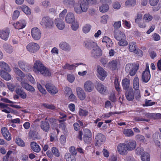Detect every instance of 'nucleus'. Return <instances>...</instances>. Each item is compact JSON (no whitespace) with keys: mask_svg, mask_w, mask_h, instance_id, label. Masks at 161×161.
I'll return each instance as SVG.
<instances>
[{"mask_svg":"<svg viewBox=\"0 0 161 161\" xmlns=\"http://www.w3.org/2000/svg\"><path fill=\"white\" fill-rule=\"evenodd\" d=\"M40 24L46 29H51L54 25L53 19L48 16H45L42 18Z\"/></svg>","mask_w":161,"mask_h":161,"instance_id":"1","label":"nucleus"},{"mask_svg":"<svg viewBox=\"0 0 161 161\" xmlns=\"http://www.w3.org/2000/svg\"><path fill=\"white\" fill-rule=\"evenodd\" d=\"M20 80H19L21 81V85L24 89L31 93H33L35 92V89L33 86L28 83L25 82L24 80L21 79Z\"/></svg>","mask_w":161,"mask_h":161,"instance_id":"2","label":"nucleus"},{"mask_svg":"<svg viewBox=\"0 0 161 161\" xmlns=\"http://www.w3.org/2000/svg\"><path fill=\"white\" fill-rule=\"evenodd\" d=\"M40 48L39 45L36 43L31 42L26 46V49L29 52L34 53L38 50Z\"/></svg>","mask_w":161,"mask_h":161,"instance_id":"3","label":"nucleus"},{"mask_svg":"<svg viewBox=\"0 0 161 161\" xmlns=\"http://www.w3.org/2000/svg\"><path fill=\"white\" fill-rule=\"evenodd\" d=\"M91 54L92 57L96 58L101 56L102 53L99 47L97 45L91 51Z\"/></svg>","mask_w":161,"mask_h":161,"instance_id":"4","label":"nucleus"},{"mask_svg":"<svg viewBox=\"0 0 161 161\" xmlns=\"http://www.w3.org/2000/svg\"><path fill=\"white\" fill-rule=\"evenodd\" d=\"M126 144L124 143L119 144L117 147L119 153L121 155H125L128 153V150Z\"/></svg>","mask_w":161,"mask_h":161,"instance_id":"5","label":"nucleus"},{"mask_svg":"<svg viewBox=\"0 0 161 161\" xmlns=\"http://www.w3.org/2000/svg\"><path fill=\"white\" fill-rule=\"evenodd\" d=\"M45 87L47 91L50 94H55L58 92V89L53 84L50 83H47Z\"/></svg>","mask_w":161,"mask_h":161,"instance_id":"6","label":"nucleus"},{"mask_svg":"<svg viewBox=\"0 0 161 161\" xmlns=\"http://www.w3.org/2000/svg\"><path fill=\"white\" fill-rule=\"evenodd\" d=\"M41 33L40 30L37 28H34L31 30V35L35 40L39 39L41 37Z\"/></svg>","mask_w":161,"mask_h":161,"instance_id":"7","label":"nucleus"},{"mask_svg":"<svg viewBox=\"0 0 161 161\" xmlns=\"http://www.w3.org/2000/svg\"><path fill=\"white\" fill-rule=\"evenodd\" d=\"M33 68L34 69L37 70H48V69L39 60L36 61L34 64Z\"/></svg>","mask_w":161,"mask_h":161,"instance_id":"8","label":"nucleus"},{"mask_svg":"<svg viewBox=\"0 0 161 161\" xmlns=\"http://www.w3.org/2000/svg\"><path fill=\"white\" fill-rule=\"evenodd\" d=\"M84 88L85 91L88 92H91L94 89L92 82L90 80L85 82L84 84Z\"/></svg>","mask_w":161,"mask_h":161,"instance_id":"9","label":"nucleus"},{"mask_svg":"<svg viewBox=\"0 0 161 161\" xmlns=\"http://www.w3.org/2000/svg\"><path fill=\"white\" fill-rule=\"evenodd\" d=\"M95 87L97 90L101 93L102 94H105L106 93L107 91V88L98 82H97V85Z\"/></svg>","mask_w":161,"mask_h":161,"instance_id":"10","label":"nucleus"},{"mask_svg":"<svg viewBox=\"0 0 161 161\" xmlns=\"http://www.w3.org/2000/svg\"><path fill=\"white\" fill-rule=\"evenodd\" d=\"M97 45V43L90 40L85 41L83 43L84 46L87 49L89 50L94 48Z\"/></svg>","mask_w":161,"mask_h":161,"instance_id":"11","label":"nucleus"},{"mask_svg":"<svg viewBox=\"0 0 161 161\" xmlns=\"http://www.w3.org/2000/svg\"><path fill=\"white\" fill-rule=\"evenodd\" d=\"M125 96L127 100L129 101L133 100L134 99V96L133 90L132 88L125 90Z\"/></svg>","mask_w":161,"mask_h":161,"instance_id":"12","label":"nucleus"},{"mask_svg":"<svg viewBox=\"0 0 161 161\" xmlns=\"http://www.w3.org/2000/svg\"><path fill=\"white\" fill-rule=\"evenodd\" d=\"M95 140L96 141V144H101L103 143L105 140V136L101 133H98L95 136Z\"/></svg>","mask_w":161,"mask_h":161,"instance_id":"13","label":"nucleus"},{"mask_svg":"<svg viewBox=\"0 0 161 161\" xmlns=\"http://www.w3.org/2000/svg\"><path fill=\"white\" fill-rule=\"evenodd\" d=\"M129 49L131 52H134L136 54L137 52L138 54H142V52L141 50H139L136 51V43L135 42H131L129 43Z\"/></svg>","mask_w":161,"mask_h":161,"instance_id":"14","label":"nucleus"},{"mask_svg":"<svg viewBox=\"0 0 161 161\" xmlns=\"http://www.w3.org/2000/svg\"><path fill=\"white\" fill-rule=\"evenodd\" d=\"M40 126L41 129L45 132H48L50 129V125L48 121H41Z\"/></svg>","mask_w":161,"mask_h":161,"instance_id":"15","label":"nucleus"},{"mask_svg":"<svg viewBox=\"0 0 161 161\" xmlns=\"http://www.w3.org/2000/svg\"><path fill=\"white\" fill-rule=\"evenodd\" d=\"M9 33V31L8 28H6L5 29L1 30L0 31V37L2 39L6 41Z\"/></svg>","mask_w":161,"mask_h":161,"instance_id":"16","label":"nucleus"},{"mask_svg":"<svg viewBox=\"0 0 161 161\" xmlns=\"http://www.w3.org/2000/svg\"><path fill=\"white\" fill-rule=\"evenodd\" d=\"M17 94L19 95L21 98L25 99L27 97V94L22 87L17 88L15 90Z\"/></svg>","mask_w":161,"mask_h":161,"instance_id":"17","label":"nucleus"},{"mask_svg":"<svg viewBox=\"0 0 161 161\" xmlns=\"http://www.w3.org/2000/svg\"><path fill=\"white\" fill-rule=\"evenodd\" d=\"M78 3L80 5L83 12L87 11L88 8V4L86 0H79Z\"/></svg>","mask_w":161,"mask_h":161,"instance_id":"18","label":"nucleus"},{"mask_svg":"<svg viewBox=\"0 0 161 161\" xmlns=\"http://www.w3.org/2000/svg\"><path fill=\"white\" fill-rule=\"evenodd\" d=\"M114 33L115 38L118 41L125 38L124 33L119 30H114Z\"/></svg>","mask_w":161,"mask_h":161,"instance_id":"19","label":"nucleus"},{"mask_svg":"<svg viewBox=\"0 0 161 161\" xmlns=\"http://www.w3.org/2000/svg\"><path fill=\"white\" fill-rule=\"evenodd\" d=\"M55 23L57 27L60 30H62L65 27V24L62 19L59 18L55 19Z\"/></svg>","mask_w":161,"mask_h":161,"instance_id":"20","label":"nucleus"},{"mask_svg":"<svg viewBox=\"0 0 161 161\" xmlns=\"http://www.w3.org/2000/svg\"><path fill=\"white\" fill-rule=\"evenodd\" d=\"M59 47L62 50L66 51H69L71 49L70 45L65 42H62L59 44Z\"/></svg>","mask_w":161,"mask_h":161,"instance_id":"21","label":"nucleus"},{"mask_svg":"<svg viewBox=\"0 0 161 161\" xmlns=\"http://www.w3.org/2000/svg\"><path fill=\"white\" fill-rule=\"evenodd\" d=\"M75 18L73 14L69 13L67 14L65 17V20L66 23L71 24L75 22Z\"/></svg>","mask_w":161,"mask_h":161,"instance_id":"22","label":"nucleus"},{"mask_svg":"<svg viewBox=\"0 0 161 161\" xmlns=\"http://www.w3.org/2000/svg\"><path fill=\"white\" fill-rule=\"evenodd\" d=\"M76 91L79 98L81 100H84L86 97V94L83 89L80 87H78L76 88Z\"/></svg>","mask_w":161,"mask_h":161,"instance_id":"23","label":"nucleus"},{"mask_svg":"<svg viewBox=\"0 0 161 161\" xmlns=\"http://www.w3.org/2000/svg\"><path fill=\"white\" fill-rule=\"evenodd\" d=\"M26 24L25 21L24 19H21L16 24H14V26L16 29H20L24 28L26 26Z\"/></svg>","mask_w":161,"mask_h":161,"instance_id":"24","label":"nucleus"},{"mask_svg":"<svg viewBox=\"0 0 161 161\" xmlns=\"http://www.w3.org/2000/svg\"><path fill=\"white\" fill-rule=\"evenodd\" d=\"M2 134L4 138L8 141H9L11 139L10 134L8 130L6 127L2 128L1 130Z\"/></svg>","mask_w":161,"mask_h":161,"instance_id":"25","label":"nucleus"},{"mask_svg":"<svg viewBox=\"0 0 161 161\" xmlns=\"http://www.w3.org/2000/svg\"><path fill=\"white\" fill-rule=\"evenodd\" d=\"M142 78L143 82H148L150 78V71H144L142 74Z\"/></svg>","mask_w":161,"mask_h":161,"instance_id":"26","label":"nucleus"},{"mask_svg":"<svg viewBox=\"0 0 161 161\" xmlns=\"http://www.w3.org/2000/svg\"><path fill=\"white\" fill-rule=\"evenodd\" d=\"M32 149L35 152L38 153L41 150L40 146L35 142H32L31 143Z\"/></svg>","mask_w":161,"mask_h":161,"instance_id":"27","label":"nucleus"},{"mask_svg":"<svg viewBox=\"0 0 161 161\" xmlns=\"http://www.w3.org/2000/svg\"><path fill=\"white\" fill-rule=\"evenodd\" d=\"M130 80L129 79L125 78L122 81V84L123 88L125 90L129 89Z\"/></svg>","mask_w":161,"mask_h":161,"instance_id":"28","label":"nucleus"},{"mask_svg":"<svg viewBox=\"0 0 161 161\" xmlns=\"http://www.w3.org/2000/svg\"><path fill=\"white\" fill-rule=\"evenodd\" d=\"M79 64L77 63L75 64H69L68 63H66V64L63 66V69H66L72 70H75L78 66Z\"/></svg>","mask_w":161,"mask_h":161,"instance_id":"29","label":"nucleus"},{"mask_svg":"<svg viewBox=\"0 0 161 161\" xmlns=\"http://www.w3.org/2000/svg\"><path fill=\"white\" fill-rule=\"evenodd\" d=\"M128 151H131L134 150L136 146V142L134 141H130L126 144Z\"/></svg>","mask_w":161,"mask_h":161,"instance_id":"30","label":"nucleus"},{"mask_svg":"<svg viewBox=\"0 0 161 161\" xmlns=\"http://www.w3.org/2000/svg\"><path fill=\"white\" fill-rule=\"evenodd\" d=\"M18 65L20 68L22 70H29L31 69V67L29 65L28 66L22 61H19L18 62Z\"/></svg>","mask_w":161,"mask_h":161,"instance_id":"31","label":"nucleus"},{"mask_svg":"<svg viewBox=\"0 0 161 161\" xmlns=\"http://www.w3.org/2000/svg\"><path fill=\"white\" fill-rule=\"evenodd\" d=\"M0 67L1 70H11V69L8 65L3 61L0 62Z\"/></svg>","mask_w":161,"mask_h":161,"instance_id":"32","label":"nucleus"},{"mask_svg":"<svg viewBox=\"0 0 161 161\" xmlns=\"http://www.w3.org/2000/svg\"><path fill=\"white\" fill-rule=\"evenodd\" d=\"M106 71H97V75L100 80H103L107 75Z\"/></svg>","mask_w":161,"mask_h":161,"instance_id":"33","label":"nucleus"},{"mask_svg":"<svg viewBox=\"0 0 161 161\" xmlns=\"http://www.w3.org/2000/svg\"><path fill=\"white\" fill-rule=\"evenodd\" d=\"M0 75L3 79L6 80H10L11 77L6 71H0Z\"/></svg>","mask_w":161,"mask_h":161,"instance_id":"34","label":"nucleus"},{"mask_svg":"<svg viewBox=\"0 0 161 161\" xmlns=\"http://www.w3.org/2000/svg\"><path fill=\"white\" fill-rule=\"evenodd\" d=\"M133 87L134 89L136 91L139 90V79L138 77H136L134 79L133 81Z\"/></svg>","mask_w":161,"mask_h":161,"instance_id":"35","label":"nucleus"},{"mask_svg":"<svg viewBox=\"0 0 161 161\" xmlns=\"http://www.w3.org/2000/svg\"><path fill=\"white\" fill-rule=\"evenodd\" d=\"M144 116L142 115V113H141L139 116H135L134 117V120L136 121H144L146 122H149V120L148 119H146L144 118Z\"/></svg>","mask_w":161,"mask_h":161,"instance_id":"36","label":"nucleus"},{"mask_svg":"<svg viewBox=\"0 0 161 161\" xmlns=\"http://www.w3.org/2000/svg\"><path fill=\"white\" fill-rule=\"evenodd\" d=\"M64 158L67 161H76L75 156L69 153H67L65 154Z\"/></svg>","mask_w":161,"mask_h":161,"instance_id":"37","label":"nucleus"},{"mask_svg":"<svg viewBox=\"0 0 161 161\" xmlns=\"http://www.w3.org/2000/svg\"><path fill=\"white\" fill-rule=\"evenodd\" d=\"M123 133L126 136L130 137L134 135L133 132L131 129H124L123 131Z\"/></svg>","mask_w":161,"mask_h":161,"instance_id":"38","label":"nucleus"},{"mask_svg":"<svg viewBox=\"0 0 161 161\" xmlns=\"http://www.w3.org/2000/svg\"><path fill=\"white\" fill-rule=\"evenodd\" d=\"M141 159L142 161H150V156L148 153L144 152L141 156Z\"/></svg>","mask_w":161,"mask_h":161,"instance_id":"39","label":"nucleus"},{"mask_svg":"<svg viewBox=\"0 0 161 161\" xmlns=\"http://www.w3.org/2000/svg\"><path fill=\"white\" fill-rule=\"evenodd\" d=\"M3 47L7 52L9 53H11L13 51L12 47L7 44H4L3 45Z\"/></svg>","mask_w":161,"mask_h":161,"instance_id":"40","label":"nucleus"},{"mask_svg":"<svg viewBox=\"0 0 161 161\" xmlns=\"http://www.w3.org/2000/svg\"><path fill=\"white\" fill-rule=\"evenodd\" d=\"M74 8V11L77 14H80L83 12L80 5L78 3L75 5Z\"/></svg>","mask_w":161,"mask_h":161,"instance_id":"41","label":"nucleus"},{"mask_svg":"<svg viewBox=\"0 0 161 161\" xmlns=\"http://www.w3.org/2000/svg\"><path fill=\"white\" fill-rule=\"evenodd\" d=\"M75 2L74 0H64L63 1V4L67 6L74 5Z\"/></svg>","mask_w":161,"mask_h":161,"instance_id":"42","label":"nucleus"},{"mask_svg":"<svg viewBox=\"0 0 161 161\" xmlns=\"http://www.w3.org/2000/svg\"><path fill=\"white\" fill-rule=\"evenodd\" d=\"M30 138L32 140H35L37 138V133L34 130H31L29 133Z\"/></svg>","mask_w":161,"mask_h":161,"instance_id":"43","label":"nucleus"},{"mask_svg":"<svg viewBox=\"0 0 161 161\" xmlns=\"http://www.w3.org/2000/svg\"><path fill=\"white\" fill-rule=\"evenodd\" d=\"M109 9V6L108 4H103L99 8V10L101 12L104 13L107 12Z\"/></svg>","mask_w":161,"mask_h":161,"instance_id":"44","label":"nucleus"},{"mask_svg":"<svg viewBox=\"0 0 161 161\" xmlns=\"http://www.w3.org/2000/svg\"><path fill=\"white\" fill-rule=\"evenodd\" d=\"M52 152L55 157H58L60 156V153L59 151L56 147H53L52 148Z\"/></svg>","mask_w":161,"mask_h":161,"instance_id":"45","label":"nucleus"},{"mask_svg":"<svg viewBox=\"0 0 161 161\" xmlns=\"http://www.w3.org/2000/svg\"><path fill=\"white\" fill-rule=\"evenodd\" d=\"M126 39V37L125 36V38H122L118 42L119 45L121 46H125L128 45V42Z\"/></svg>","mask_w":161,"mask_h":161,"instance_id":"46","label":"nucleus"},{"mask_svg":"<svg viewBox=\"0 0 161 161\" xmlns=\"http://www.w3.org/2000/svg\"><path fill=\"white\" fill-rule=\"evenodd\" d=\"M22 10L26 14L29 15L31 14L30 9L27 6H24L21 7Z\"/></svg>","mask_w":161,"mask_h":161,"instance_id":"47","label":"nucleus"},{"mask_svg":"<svg viewBox=\"0 0 161 161\" xmlns=\"http://www.w3.org/2000/svg\"><path fill=\"white\" fill-rule=\"evenodd\" d=\"M142 16V14L141 13L139 12L137 13V16L135 18V22L137 24L141 21Z\"/></svg>","mask_w":161,"mask_h":161,"instance_id":"48","label":"nucleus"},{"mask_svg":"<svg viewBox=\"0 0 161 161\" xmlns=\"http://www.w3.org/2000/svg\"><path fill=\"white\" fill-rule=\"evenodd\" d=\"M108 66L112 67V70H114L116 69L117 66V61L115 60H114L109 62Z\"/></svg>","mask_w":161,"mask_h":161,"instance_id":"49","label":"nucleus"},{"mask_svg":"<svg viewBox=\"0 0 161 161\" xmlns=\"http://www.w3.org/2000/svg\"><path fill=\"white\" fill-rule=\"evenodd\" d=\"M65 120V119L60 120H59L60 123L59 127L63 130H65L66 128V125L64 122Z\"/></svg>","mask_w":161,"mask_h":161,"instance_id":"50","label":"nucleus"},{"mask_svg":"<svg viewBox=\"0 0 161 161\" xmlns=\"http://www.w3.org/2000/svg\"><path fill=\"white\" fill-rule=\"evenodd\" d=\"M42 6L45 8H47L50 5V3L49 0H44L42 2Z\"/></svg>","mask_w":161,"mask_h":161,"instance_id":"51","label":"nucleus"},{"mask_svg":"<svg viewBox=\"0 0 161 161\" xmlns=\"http://www.w3.org/2000/svg\"><path fill=\"white\" fill-rule=\"evenodd\" d=\"M16 143L19 146L24 147L25 146L24 142L20 138H17L16 141Z\"/></svg>","mask_w":161,"mask_h":161,"instance_id":"52","label":"nucleus"},{"mask_svg":"<svg viewBox=\"0 0 161 161\" xmlns=\"http://www.w3.org/2000/svg\"><path fill=\"white\" fill-rule=\"evenodd\" d=\"M136 140L138 141L141 142H144V140L145 139L144 136L140 134L136 135Z\"/></svg>","mask_w":161,"mask_h":161,"instance_id":"53","label":"nucleus"},{"mask_svg":"<svg viewBox=\"0 0 161 161\" xmlns=\"http://www.w3.org/2000/svg\"><path fill=\"white\" fill-rule=\"evenodd\" d=\"M153 19V17L149 14H145L144 15L143 19L146 22L151 21Z\"/></svg>","mask_w":161,"mask_h":161,"instance_id":"54","label":"nucleus"},{"mask_svg":"<svg viewBox=\"0 0 161 161\" xmlns=\"http://www.w3.org/2000/svg\"><path fill=\"white\" fill-rule=\"evenodd\" d=\"M136 4V0H128L125 3V5L126 6H134Z\"/></svg>","mask_w":161,"mask_h":161,"instance_id":"55","label":"nucleus"},{"mask_svg":"<svg viewBox=\"0 0 161 161\" xmlns=\"http://www.w3.org/2000/svg\"><path fill=\"white\" fill-rule=\"evenodd\" d=\"M114 84L116 90L117 91L119 92L120 90L119 87V85L118 82V78L117 77H116L115 78Z\"/></svg>","mask_w":161,"mask_h":161,"instance_id":"56","label":"nucleus"},{"mask_svg":"<svg viewBox=\"0 0 161 161\" xmlns=\"http://www.w3.org/2000/svg\"><path fill=\"white\" fill-rule=\"evenodd\" d=\"M113 26L114 30H118V29L121 26L120 21L115 22Z\"/></svg>","mask_w":161,"mask_h":161,"instance_id":"57","label":"nucleus"},{"mask_svg":"<svg viewBox=\"0 0 161 161\" xmlns=\"http://www.w3.org/2000/svg\"><path fill=\"white\" fill-rule=\"evenodd\" d=\"M26 77L31 83L33 84H36L35 80L31 75L28 74L26 75Z\"/></svg>","mask_w":161,"mask_h":161,"instance_id":"58","label":"nucleus"},{"mask_svg":"<svg viewBox=\"0 0 161 161\" xmlns=\"http://www.w3.org/2000/svg\"><path fill=\"white\" fill-rule=\"evenodd\" d=\"M92 136H83V139L84 141L86 143L88 144L90 143L92 140Z\"/></svg>","mask_w":161,"mask_h":161,"instance_id":"59","label":"nucleus"},{"mask_svg":"<svg viewBox=\"0 0 161 161\" xmlns=\"http://www.w3.org/2000/svg\"><path fill=\"white\" fill-rule=\"evenodd\" d=\"M72 23V24L71 26L72 29L74 31H76L79 27L78 23L77 22H74Z\"/></svg>","mask_w":161,"mask_h":161,"instance_id":"60","label":"nucleus"},{"mask_svg":"<svg viewBox=\"0 0 161 161\" xmlns=\"http://www.w3.org/2000/svg\"><path fill=\"white\" fill-rule=\"evenodd\" d=\"M142 115L144 116V118H145L148 119H153V113H142Z\"/></svg>","mask_w":161,"mask_h":161,"instance_id":"61","label":"nucleus"},{"mask_svg":"<svg viewBox=\"0 0 161 161\" xmlns=\"http://www.w3.org/2000/svg\"><path fill=\"white\" fill-rule=\"evenodd\" d=\"M41 74L45 76H50L52 75L51 71H39Z\"/></svg>","mask_w":161,"mask_h":161,"instance_id":"62","label":"nucleus"},{"mask_svg":"<svg viewBox=\"0 0 161 161\" xmlns=\"http://www.w3.org/2000/svg\"><path fill=\"white\" fill-rule=\"evenodd\" d=\"M8 88V89L11 92H13L15 87V86L13 83H7Z\"/></svg>","mask_w":161,"mask_h":161,"instance_id":"63","label":"nucleus"},{"mask_svg":"<svg viewBox=\"0 0 161 161\" xmlns=\"http://www.w3.org/2000/svg\"><path fill=\"white\" fill-rule=\"evenodd\" d=\"M48 120L53 126V127L56 126V124L55 123L56 121V119L53 118H49V119H48Z\"/></svg>","mask_w":161,"mask_h":161,"instance_id":"64","label":"nucleus"}]
</instances>
